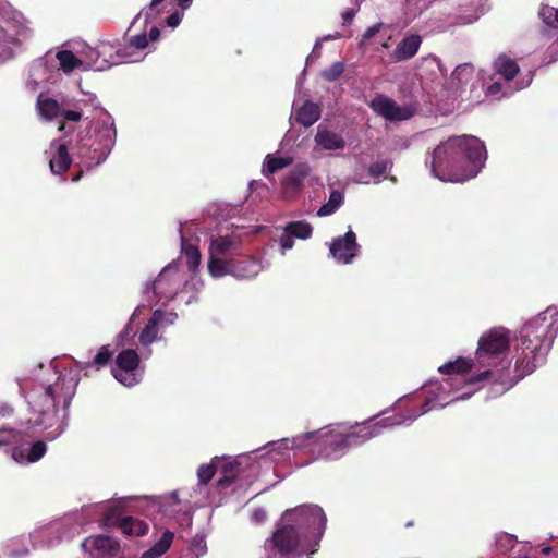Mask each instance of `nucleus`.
I'll list each match as a JSON object with an SVG mask.
<instances>
[{
    "label": "nucleus",
    "mask_w": 558,
    "mask_h": 558,
    "mask_svg": "<svg viewBox=\"0 0 558 558\" xmlns=\"http://www.w3.org/2000/svg\"><path fill=\"white\" fill-rule=\"evenodd\" d=\"M235 248L236 243L233 240L219 236L210 242L209 252L210 255L225 256Z\"/></svg>",
    "instance_id": "obj_28"
},
{
    "label": "nucleus",
    "mask_w": 558,
    "mask_h": 558,
    "mask_svg": "<svg viewBox=\"0 0 558 558\" xmlns=\"http://www.w3.org/2000/svg\"><path fill=\"white\" fill-rule=\"evenodd\" d=\"M326 523L323 509L316 505L286 510L264 543L266 558H311L318 550Z\"/></svg>",
    "instance_id": "obj_2"
},
{
    "label": "nucleus",
    "mask_w": 558,
    "mask_h": 558,
    "mask_svg": "<svg viewBox=\"0 0 558 558\" xmlns=\"http://www.w3.org/2000/svg\"><path fill=\"white\" fill-rule=\"evenodd\" d=\"M310 168L307 165L300 163L293 170H291L283 179L282 186L286 191L296 192L299 191L305 178L308 175Z\"/></svg>",
    "instance_id": "obj_18"
},
{
    "label": "nucleus",
    "mask_w": 558,
    "mask_h": 558,
    "mask_svg": "<svg viewBox=\"0 0 558 558\" xmlns=\"http://www.w3.org/2000/svg\"><path fill=\"white\" fill-rule=\"evenodd\" d=\"M165 312L161 310H156L142 332L140 333L138 340L143 345H148L153 343L158 336L159 331V324L163 322L165 319Z\"/></svg>",
    "instance_id": "obj_16"
},
{
    "label": "nucleus",
    "mask_w": 558,
    "mask_h": 558,
    "mask_svg": "<svg viewBox=\"0 0 558 558\" xmlns=\"http://www.w3.org/2000/svg\"><path fill=\"white\" fill-rule=\"evenodd\" d=\"M255 515H256L257 518H260V515H264V512H260V514H259V512H255Z\"/></svg>",
    "instance_id": "obj_58"
},
{
    "label": "nucleus",
    "mask_w": 558,
    "mask_h": 558,
    "mask_svg": "<svg viewBox=\"0 0 558 558\" xmlns=\"http://www.w3.org/2000/svg\"><path fill=\"white\" fill-rule=\"evenodd\" d=\"M260 269L259 260L253 256L231 258V276L238 279H252L259 274Z\"/></svg>",
    "instance_id": "obj_12"
},
{
    "label": "nucleus",
    "mask_w": 558,
    "mask_h": 558,
    "mask_svg": "<svg viewBox=\"0 0 558 558\" xmlns=\"http://www.w3.org/2000/svg\"><path fill=\"white\" fill-rule=\"evenodd\" d=\"M551 550H553V548H551V547H545V548H543V549H542V553H543L544 555H549V553H550Z\"/></svg>",
    "instance_id": "obj_56"
},
{
    "label": "nucleus",
    "mask_w": 558,
    "mask_h": 558,
    "mask_svg": "<svg viewBox=\"0 0 558 558\" xmlns=\"http://www.w3.org/2000/svg\"><path fill=\"white\" fill-rule=\"evenodd\" d=\"M472 367V360L465 359V357H458L456 361L448 362L444 365H441L438 371L441 374H465L468 373Z\"/></svg>",
    "instance_id": "obj_25"
},
{
    "label": "nucleus",
    "mask_w": 558,
    "mask_h": 558,
    "mask_svg": "<svg viewBox=\"0 0 558 558\" xmlns=\"http://www.w3.org/2000/svg\"><path fill=\"white\" fill-rule=\"evenodd\" d=\"M58 130H59V131H64V130H65V122H64V121H60V122H59Z\"/></svg>",
    "instance_id": "obj_55"
},
{
    "label": "nucleus",
    "mask_w": 558,
    "mask_h": 558,
    "mask_svg": "<svg viewBox=\"0 0 558 558\" xmlns=\"http://www.w3.org/2000/svg\"><path fill=\"white\" fill-rule=\"evenodd\" d=\"M376 435L374 427L363 425L357 430L341 432L331 427L305 433L293 440L283 439L284 448L308 447L315 459L337 460L351 446H357Z\"/></svg>",
    "instance_id": "obj_4"
},
{
    "label": "nucleus",
    "mask_w": 558,
    "mask_h": 558,
    "mask_svg": "<svg viewBox=\"0 0 558 558\" xmlns=\"http://www.w3.org/2000/svg\"><path fill=\"white\" fill-rule=\"evenodd\" d=\"M104 525L107 527L118 526L128 536H143L148 531V525L143 520L133 517L119 518L113 509L106 512Z\"/></svg>",
    "instance_id": "obj_10"
},
{
    "label": "nucleus",
    "mask_w": 558,
    "mask_h": 558,
    "mask_svg": "<svg viewBox=\"0 0 558 558\" xmlns=\"http://www.w3.org/2000/svg\"><path fill=\"white\" fill-rule=\"evenodd\" d=\"M412 525H413V522H408V523L405 524V526H412Z\"/></svg>",
    "instance_id": "obj_61"
},
{
    "label": "nucleus",
    "mask_w": 558,
    "mask_h": 558,
    "mask_svg": "<svg viewBox=\"0 0 558 558\" xmlns=\"http://www.w3.org/2000/svg\"><path fill=\"white\" fill-rule=\"evenodd\" d=\"M60 68L63 72L70 73L76 68L82 65V60L78 59L71 50H61L57 53Z\"/></svg>",
    "instance_id": "obj_29"
},
{
    "label": "nucleus",
    "mask_w": 558,
    "mask_h": 558,
    "mask_svg": "<svg viewBox=\"0 0 558 558\" xmlns=\"http://www.w3.org/2000/svg\"><path fill=\"white\" fill-rule=\"evenodd\" d=\"M383 26V23L379 22V23H376L372 26H369L363 34L362 36V40L360 43V46L363 45L365 43V40H368L371 38H373L381 28Z\"/></svg>",
    "instance_id": "obj_39"
},
{
    "label": "nucleus",
    "mask_w": 558,
    "mask_h": 558,
    "mask_svg": "<svg viewBox=\"0 0 558 558\" xmlns=\"http://www.w3.org/2000/svg\"><path fill=\"white\" fill-rule=\"evenodd\" d=\"M174 538V534L170 531H165L160 539L148 550L143 553L142 558H159L168 551Z\"/></svg>",
    "instance_id": "obj_22"
},
{
    "label": "nucleus",
    "mask_w": 558,
    "mask_h": 558,
    "mask_svg": "<svg viewBox=\"0 0 558 558\" xmlns=\"http://www.w3.org/2000/svg\"><path fill=\"white\" fill-rule=\"evenodd\" d=\"M61 116L64 120L77 122L82 119V111L81 110H61Z\"/></svg>",
    "instance_id": "obj_40"
},
{
    "label": "nucleus",
    "mask_w": 558,
    "mask_h": 558,
    "mask_svg": "<svg viewBox=\"0 0 558 558\" xmlns=\"http://www.w3.org/2000/svg\"><path fill=\"white\" fill-rule=\"evenodd\" d=\"M112 355L113 351L110 349V345H102L93 360L82 362L81 368L95 367L96 369H100L111 361Z\"/></svg>",
    "instance_id": "obj_24"
},
{
    "label": "nucleus",
    "mask_w": 558,
    "mask_h": 558,
    "mask_svg": "<svg viewBox=\"0 0 558 558\" xmlns=\"http://www.w3.org/2000/svg\"><path fill=\"white\" fill-rule=\"evenodd\" d=\"M167 269L165 268L160 274L159 276L157 277V279L154 281L153 283V290H154V293H158L160 288H161V284H162V281H163V277H165V274H166Z\"/></svg>",
    "instance_id": "obj_45"
},
{
    "label": "nucleus",
    "mask_w": 558,
    "mask_h": 558,
    "mask_svg": "<svg viewBox=\"0 0 558 558\" xmlns=\"http://www.w3.org/2000/svg\"><path fill=\"white\" fill-rule=\"evenodd\" d=\"M130 44L132 47L136 49H144L148 46V37L146 34H140L136 36H133L130 39Z\"/></svg>",
    "instance_id": "obj_38"
},
{
    "label": "nucleus",
    "mask_w": 558,
    "mask_h": 558,
    "mask_svg": "<svg viewBox=\"0 0 558 558\" xmlns=\"http://www.w3.org/2000/svg\"><path fill=\"white\" fill-rule=\"evenodd\" d=\"M179 5L182 10H185L190 7L191 0H178Z\"/></svg>",
    "instance_id": "obj_50"
},
{
    "label": "nucleus",
    "mask_w": 558,
    "mask_h": 558,
    "mask_svg": "<svg viewBox=\"0 0 558 558\" xmlns=\"http://www.w3.org/2000/svg\"><path fill=\"white\" fill-rule=\"evenodd\" d=\"M182 17L183 13L180 11H174L166 19V25L172 28L177 27L180 24Z\"/></svg>",
    "instance_id": "obj_41"
},
{
    "label": "nucleus",
    "mask_w": 558,
    "mask_h": 558,
    "mask_svg": "<svg viewBox=\"0 0 558 558\" xmlns=\"http://www.w3.org/2000/svg\"><path fill=\"white\" fill-rule=\"evenodd\" d=\"M502 85L498 82H495L490 84L487 89L486 94L489 96H496L501 90Z\"/></svg>",
    "instance_id": "obj_46"
},
{
    "label": "nucleus",
    "mask_w": 558,
    "mask_h": 558,
    "mask_svg": "<svg viewBox=\"0 0 558 558\" xmlns=\"http://www.w3.org/2000/svg\"><path fill=\"white\" fill-rule=\"evenodd\" d=\"M160 36V31L157 26H153L149 31L148 41H156Z\"/></svg>",
    "instance_id": "obj_47"
},
{
    "label": "nucleus",
    "mask_w": 558,
    "mask_h": 558,
    "mask_svg": "<svg viewBox=\"0 0 558 558\" xmlns=\"http://www.w3.org/2000/svg\"><path fill=\"white\" fill-rule=\"evenodd\" d=\"M343 193L338 190H332L329 195V199L326 204L322 205L317 211L319 217L332 215L343 204Z\"/></svg>",
    "instance_id": "obj_26"
},
{
    "label": "nucleus",
    "mask_w": 558,
    "mask_h": 558,
    "mask_svg": "<svg viewBox=\"0 0 558 558\" xmlns=\"http://www.w3.org/2000/svg\"><path fill=\"white\" fill-rule=\"evenodd\" d=\"M361 246L356 242L355 233L350 229L343 236L332 239L330 255L341 264H350L357 256Z\"/></svg>",
    "instance_id": "obj_9"
},
{
    "label": "nucleus",
    "mask_w": 558,
    "mask_h": 558,
    "mask_svg": "<svg viewBox=\"0 0 558 558\" xmlns=\"http://www.w3.org/2000/svg\"><path fill=\"white\" fill-rule=\"evenodd\" d=\"M284 232L293 238L306 240L312 235L313 227L304 220L292 221L284 227Z\"/></svg>",
    "instance_id": "obj_27"
},
{
    "label": "nucleus",
    "mask_w": 558,
    "mask_h": 558,
    "mask_svg": "<svg viewBox=\"0 0 558 558\" xmlns=\"http://www.w3.org/2000/svg\"><path fill=\"white\" fill-rule=\"evenodd\" d=\"M466 69V65H459L456 68L454 73L460 74L462 71Z\"/></svg>",
    "instance_id": "obj_54"
},
{
    "label": "nucleus",
    "mask_w": 558,
    "mask_h": 558,
    "mask_svg": "<svg viewBox=\"0 0 558 558\" xmlns=\"http://www.w3.org/2000/svg\"><path fill=\"white\" fill-rule=\"evenodd\" d=\"M391 166L392 163L390 160H377L371 163L368 167V173L372 178L379 181L380 177H383Z\"/></svg>",
    "instance_id": "obj_35"
},
{
    "label": "nucleus",
    "mask_w": 558,
    "mask_h": 558,
    "mask_svg": "<svg viewBox=\"0 0 558 558\" xmlns=\"http://www.w3.org/2000/svg\"><path fill=\"white\" fill-rule=\"evenodd\" d=\"M208 271L214 278H221L231 275V259L221 258V256L210 255L208 260Z\"/></svg>",
    "instance_id": "obj_23"
},
{
    "label": "nucleus",
    "mask_w": 558,
    "mask_h": 558,
    "mask_svg": "<svg viewBox=\"0 0 558 558\" xmlns=\"http://www.w3.org/2000/svg\"><path fill=\"white\" fill-rule=\"evenodd\" d=\"M255 515H256L257 518H260V515H264V512H260V514H259V512H255Z\"/></svg>",
    "instance_id": "obj_59"
},
{
    "label": "nucleus",
    "mask_w": 558,
    "mask_h": 558,
    "mask_svg": "<svg viewBox=\"0 0 558 558\" xmlns=\"http://www.w3.org/2000/svg\"><path fill=\"white\" fill-rule=\"evenodd\" d=\"M472 22H473V20H472V19H466V17H464V16H461V17L459 19V21H457L454 24H456V25H466V24H470V23H472Z\"/></svg>",
    "instance_id": "obj_49"
},
{
    "label": "nucleus",
    "mask_w": 558,
    "mask_h": 558,
    "mask_svg": "<svg viewBox=\"0 0 558 558\" xmlns=\"http://www.w3.org/2000/svg\"><path fill=\"white\" fill-rule=\"evenodd\" d=\"M37 108L40 116L49 121L61 116V105L56 99L50 97L44 98L40 95L37 99Z\"/></svg>",
    "instance_id": "obj_21"
},
{
    "label": "nucleus",
    "mask_w": 558,
    "mask_h": 558,
    "mask_svg": "<svg viewBox=\"0 0 558 558\" xmlns=\"http://www.w3.org/2000/svg\"><path fill=\"white\" fill-rule=\"evenodd\" d=\"M73 149L76 151V155L81 158H88L90 161H94V157L88 156L89 148L87 144H76Z\"/></svg>",
    "instance_id": "obj_43"
},
{
    "label": "nucleus",
    "mask_w": 558,
    "mask_h": 558,
    "mask_svg": "<svg viewBox=\"0 0 558 558\" xmlns=\"http://www.w3.org/2000/svg\"><path fill=\"white\" fill-rule=\"evenodd\" d=\"M100 160H101V157H98V158L96 159L95 163H99V162H100Z\"/></svg>",
    "instance_id": "obj_60"
},
{
    "label": "nucleus",
    "mask_w": 558,
    "mask_h": 558,
    "mask_svg": "<svg viewBox=\"0 0 558 558\" xmlns=\"http://www.w3.org/2000/svg\"><path fill=\"white\" fill-rule=\"evenodd\" d=\"M539 16L547 26L558 28V9L549 5L544 7L539 11Z\"/></svg>",
    "instance_id": "obj_34"
},
{
    "label": "nucleus",
    "mask_w": 558,
    "mask_h": 558,
    "mask_svg": "<svg viewBox=\"0 0 558 558\" xmlns=\"http://www.w3.org/2000/svg\"><path fill=\"white\" fill-rule=\"evenodd\" d=\"M355 14H356V9L351 8V9L345 10L342 13V20H343L342 25H344V26L350 25L355 16Z\"/></svg>",
    "instance_id": "obj_44"
},
{
    "label": "nucleus",
    "mask_w": 558,
    "mask_h": 558,
    "mask_svg": "<svg viewBox=\"0 0 558 558\" xmlns=\"http://www.w3.org/2000/svg\"><path fill=\"white\" fill-rule=\"evenodd\" d=\"M510 345V332L504 327L492 328L478 339L476 360L485 364L487 360L499 357L508 352Z\"/></svg>",
    "instance_id": "obj_6"
},
{
    "label": "nucleus",
    "mask_w": 558,
    "mask_h": 558,
    "mask_svg": "<svg viewBox=\"0 0 558 558\" xmlns=\"http://www.w3.org/2000/svg\"><path fill=\"white\" fill-rule=\"evenodd\" d=\"M557 333L558 312L555 308H547L524 324L515 339L514 376H505L500 371L485 369L476 376H471L468 383L474 385L494 378L495 383H500L501 391L509 390L545 362Z\"/></svg>",
    "instance_id": "obj_1"
},
{
    "label": "nucleus",
    "mask_w": 558,
    "mask_h": 558,
    "mask_svg": "<svg viewBox=\"0 0 558 558\" xmlns=\"http://www.w3.org/2000/svg\"><path fill=\"white\" fill-rule=\"evenodd\" d=\"M140 355L133 349L122 350L116 357L117 367L112 369L113 377L126 387L138 383L134 371L140 365Z\"/></svg>",
    "instance_id": "obj_7"
},
{
    "label": "nucleus",
    "mask_w": 558,
    "mask_h": 558,
    "mask_svg": "<svg viewBox=\"0 0 558 558\" xmlns=\"http://www.w3.org/2000/svg\"><path fill=\"white\" fill-rule=\"evenodd\" d=\"M422 39L418 35L405 36L395 48L392 57L396 61L412 59L418 51Z\"/></svg>",
    "instance_id": "obj_13"
},
{
    "label": "nucleus",
    "mask_w": 558,
    "mask_h": 558,
    "mask_svg": "<svg viewBox=\"0 0 558 558\" xmlns=\"http://www.w3.org/2000/svg\"><path fill=\"white\" fill-rule=\"evenodd\" d=\"M47 451V446L43 440H38L28 449L26 459L28 462L34 463L40 460Z\"/></svg>",
    "instance_id": "obj_36"
},
{
    "label": "nucleus",
    "mask_w": 558,
    "mask_h": 558,
    "mask_svg": "<svg viewBox=\"0 0 558 558\" xmlns=\"http://www.w3.org/2000/svg\"><path fill=\"white\" fill-rule=\"evenodd\" d=\"M183 253L186 259L187 268L191 271L196 270L201 263V252L196 245L193 244H184L183 243Z\"/></svg>",
    "instance_id": "obj_33"
},
{
    "label": "nucleus",
    "mask_w": 558,
    "mask_h": 558,
    "mask_svg": "<svg viewBox=\"0 0 558 558\" xmlns=\"http://www.w3.org/2000/svg\"><path fill=\"white\" fill-rule=\"evenodd\" d=\"M319 117L320 109L318 105L311 101H306L295 113L296 122L306 128L313 125Z\"/></svg>",
    "instance_id": "obj_20"
},
{
    "label": "nucleus",
    "mask_w": 558,
    "mask_h": 558,
    "mask_svg": "<svg viewBox=\"0 0 558 558\" xmlns=\"http://www.w3.org/2000/svg\"><path fill=\"white\" fill-rule=\"evenodd\" d=\"M494 69L506 81H512L520 71L518 63L506 54H500L495 60Z\"/></svg>",
    "instance_id": "obj_19"
},
{
    "label": "nucleus",
    "mask_w": 558,
    "mask_h": 558,
    "mask_svg": "<svg viewBox=\"0 0 558 558\" xmlns=\"http://www.w3.org/2000/svg\"><path fill=\"white\" fill-rule=\"evenodd\" d=\"M248 465L250 460L246 457H239L228 461H226L223 458H220V464L218 469H220L221 477L218 480L217 486L219 488L229 487Z\"/></svg>",
    "instance_id": "obj_11"
},
{
    "label": "nucleus",
    "mask_w": 558,
    "mask_h": 558,
    "mask_svg": "<svg viewBox=\"0 0 558 558\" xmlns=\"http://www.w3.org/2000/svg\"><path fill=\"white\" fill-rule=\"evenodd\" d=\"M315 142L318 146L326 150L343 149L345 147V141L343 137L329 130L318 129L315 135Z\"/></svg>",
    "instance_id": "obj_17"
},
{
    "label": "nucleus",
    "mask_w": 558,
    "mask_h": 558,
    "mask_svg": "<svg viewBox=\"0 0 558 558\" xmlns=\"http://www.w3.org/2000/svg\"><path fill=\"white\" fill-rule=\"evenodd\" d=\"M82 175H83V171H82V170H81V171H78V172H76V173H74V174L72 175V181H73V182H77V181H80V180H81V178H82Z\"/></svg>",
    "instance_id": "obj_52"
},
{
    "label": "nucleus",
    "mask_w": 558,
    "mask_h": 558,
    "mask_svg": "<svg viewBox=\"0 0 558 558\" xmlns=\"http://www.w3.org/2000/svg\"><path fill=\"white\" fill-rule=\"evenodd\" d=\"M170 498L172 500V504H175V505L180 504L178 492H172L170 494Z\"/></svg>",
    "instance_id": "obj_51"
},
{
    "label": "nucleus",
    "mask_w": 558,
    "mask_h": 558,
    "mask_svg": "<svg viewBox=\"0 0 558 558\" xmlns=\"http://www.w3.org/2000/svg\"><path fill=\"white\" fill-rule=\"evenodd\" d=\"M219 464H220L219 457H215L211 460V462L208 464H202L197 470L198 483L201 485L208 484L211 481V478L214 477V475L216 474V472L219 468Z\"/></svg>",
    "instance_id": "obj_30"
},
{
    "label": "nucleus",
    "mask_w": 558,
    "mask_h": 558,
    "mask_svg": "<svg viewBox=\"0 0 558 558\" xmlns=\"http://www.w3.org/2000/svg\"><path fill=\"white\" fill-rule=\"evenodd\" d=\"M496 548L499 554H507L517 544V537L506 532H500L495 537Z\"/></svg>",
    "instance_id": "obj_32"
},
{
    "label": "nucleus",
    "mask_w": 558,
    "mask_h": 558,
    "mask_svg": "<svg viewBox=\"0 0 558 558\" xmlns=\"http://www.w3.org/2000/svg\"><path fill=\"white\" fill-rule=\"evenodd\" d=\"M175 318H177V314L175 313H170L169 314V318L166 315L163 320H167L169 324H172Z\"/></svg>",
    "instance_id": "obj_53"
},
{
    "label": "nucleus",
    "mask_w": 558,
    "mask_h": 558,
    "mask_svg": "<svg viewBox=\"0 0 558 558\" xmlns=\"http://www.w3.org/2000/svg\"><path fill=\"white\" fill-rule=\"evenodd\" d=\"M165 0H151L148 10L146 11V15L150 16L154 10L163 2Z\"/></svg>",
    "instance_id": "obj_48"
},
{
    "label": "nucleus",
    "mask_w": 558,
    "mask_h": 558,
    "mask_svg": "<svg viewBox=\"0 0 558 558\" xmlns=\"http://www.w3.org/2000/svg\"><path fill=\"white\" fill-rule=\"evenodd\" d=\"M255 515H256L257 518H260V515H264V512H260V514H259V512H255Z\"/></svg>",
    "instance_id": "obj_57"
},
{
    "label": "nucleus",
    "mask_w": 558,
    "mask_h": 558,
    "mask_svg": "<svg viewBox=\"0 0 558 558\" xmlns=\"http://www.w3.org/2000/svg\"><path fill=\"white\" fill-rule=\"evenodd\" d=\"M266 172L269 174H274L278 172L279 170L284 169L286 167L290 166L292 163L291 157H279V156H272L267 155L266 156Z\"/></svg>",
    "instance_id": "obj_31"
},
{
    "label": "nucleus",
    "mask_w": 558,
    "mask_h": 558,
    "mask_svg": "<svg viewBox=\"0 0 558 558\" xmlns=\"http://www.w3.org/2000/svg\"><path fill=\"white\" fill-rule=\"evenodd\" d=\"M280 244L282 251L291 250L294 245L293 236L290 233H283V235L280 239Z\"/></svg>",
    "instance_id": "obj_42"
},
{
    "label": "nucleus",
    "mask_w": 558,
    "mask_h": 558,
    "mask_svg": "<svg viewBox=\"0 0 558 558\" xmlns=\"http://www.w3.org/2000/svg\"><path fill=\"white\" fill-rule=\"evenodd\" d=\"M90 544L102 556L116 557L120 551V544L112 537L98 535L86 539L83 545Z\"/></svg>",
    "instance_id": "obj_15"
},
{
    "label": "nucleus",
    "mask_w": 558,
    "mask_h": 558,
    "mask_svg": "<svg viewBox=\"0 0 558 558\" xmlns=\"http://www.w3.org/2000/svg\"><path fill=\"white\" fill-rule=\"evenodd\" d=\"M343 72L344 64L342 62H335L329 68L323 70L322 76L328 82H333L338 80Z\"/></svg>",
    "instance_id": "obj_37"
},
{
    "label": "nucleus",
    "mask_w": 558,
    "mask_h": 558,
    "mask_svg": "<svg viewBox=\"0 0 558 558\" xmlns=\"http://www.w3.org/2000/svg\"><path fill=\"white\" fill-rule=\"evenodd\" d=\"M486 157L485 145L478 138L453 136L434 149L430 168L441 181L465 182L477 175Z\"/></svg>",
    "instance_id": "obj_3"
},
{
    "label": "nucleus",
    "mask_w": 558,
    "mask_h": 558,
    "mask_svg": "<svg viewBox=\"0 0 558 558\" xmlns=\"http://www.w3.org/2000/svg\"><path fill=\"white\" fill-rule=\"evenodd\" d=\"M369 107L377 116L391 122L404 121L413 116V111L410 107H400L395 100L385 95L374 97L369 102Z\"/></svg>",
    "instance_id": "obj_8"
},
{
    "label": "nucleus",
    "mask_w": 558,
    "mask_h": 558,
    "mask_svg": "<svg viewBox=\"0 0 558 558\" xmlns=\"http://www.w3.org/2000/svg\"><path fill=\"white\" fill-rule=\"evenodd\" d=\"M76 385L77 381L73 377L59 376L53 384L44 387L39 392H34L28 403L36 417H31L28 422L33 426H52L58 408L61 405L63 410L69 409Z\"/></svg>",
    "instance_id": "obj_5"
},
{
    "label": "nucleus",
    "mask_w": 558,
    "mask_h": 558,
    "mask_svg": "<svg viewBox=\"0 0 558 558\" xmlns=\"http://www.w3.org/2000/svg\"><path fill=\"white\" fill-rule=\"evenodd\" d=\"M72 158L69 154L68 145L65 143H59L57 150L52 158L49 160V167L53 174H64L71 167Z\"/></svg>",
    "instance_id": "obj_14"
}]
</instances>
